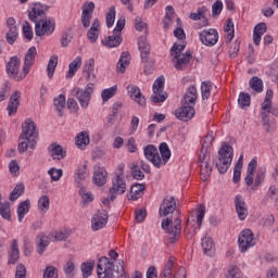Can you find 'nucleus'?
I'll use <instances>...</instances> for the list:
<instances>
[{"mask_svg": "<svg viewBox=\"0 0 278 278\" xmlns=\"http://www.w3.org/2000/svg\"><path fill=\"white\" fill-rule=\"evenodd\" d=\"M47 10L49 7L37 2L28 11V18L35 23V34L39 38L51 36L55 31V21L47 17Z\"/></svg>", "mask_w": 278, "mask_h": 278, "instance_id": "nucleus-1", "label": "nucleus"}, {"mask_svg": "<svg viewBox=\"0 0 278 278\" xmlns=\"http://www.w3.org/2000/svg\"><path fill=\"white\" fill-rule=\"evenodd\" d=\"M109 256H102L97 265L98 278H123L125 275V262L116 261L118 254L110 250Z\"/></svg>", "mask_w": 278, "mask_h": 278, "instance_id": "nucleus-2", "label": "nucleus"}, {"mask_svg": "<svg viewBox=\"0 0 278 278\" xmlns=\"http://www.w3.org/2000/svg\"><path fill=\"white\" fill-rule=\"evenodd\" d=\"M233 162V148L227 143H224L218 150V159L215 162V166L220 175H225L229 170Z\"/></svg>", "mask_w": 278, "mask_h": 278, "instance_id": "nucleus-3", "label": "nucleus"}, {"mask_svg": "<svg viewBox=\"0 0 278 278\" xmlns=\"http://www.w3.org/2000/svg\"><path fill=\"white\" fill-rule=\"evenodd\" d=\"M162 229L166 231L168 242L175 244L181 238V218H176L174 223L173 218H166L162 222Z\"/></svg>", "mask_w": 278, "mask_h": 278, "instance_id": "nucleus-4", "label": "nucleus"}, {"mask_svg": "<svg viewBox=\"0 0 278 278\" xmlns=\"http://www.w3.org/2000/svg\"><path fill=\"white\" fill-rule=\"evenodd\" d=\"M127 190V184L121 177V174H117L113 179V185L109 190V198L102 200L103 205H110V201H116L117 194H125Z\"/></svg>", "mask_w": 278, "mask_h": 278, "instance_id": "nucleus-5", "label": "nucleus"}, {"mask_svg": "<svg viewBox=\"0 0 278 278\" xmlns=\"http://www.w3.org/2000/svg\"><path fill=\"white\" fill-rule=\"evenodd\" d=\"M94 92V84L89 83L85 89H80L79 87H75L72 91L73 97L77 99L80 104V108L86 110L88 105H90V99Z\"/></svg>", "mask_w": 278, "mask_h": 278, "instance_id": "nucleus-6", "label": "nucleus"}, {"mask_svg": "<svg viewBox=\"0 0 278 278\" xmlns=\"http://www.w3.org/2000/svg\"><path fill=\"white\" fill-rule=\"evenodd\" d=\"M18 68H21V59L18 56H12L7 64V73L15 81H23L29 73L25 72V65H23L22 73H18Z\"/></svg>", "mask_w": 278, "mask_h": 278, "instance_id": "nucleus-7", "label": "nucleus"}, {"mask_svg": "<svg viewBox=\"0 0 278 278\" xmlns=\"http://www.w3.org/2000/svg\"><path fill=\"white\" fill-rule=\"evenodd\" d=\"M20 140H28L30 143H34L36 140H38L36 123L30 118L26 119L22 125V134L20 135Z\"/></svg>", "mask_w": 278, "mask_h": 278, "instance_id": "nucleus-8", "label": "nucleus"}, {"mask_svg": "<svg viewBox=\"0 0 278 278\" xmlns=\"http://www.w3.org/2000/svg\"><path fill=\"white\" fill-rule=\"evenodd\" d=\"M164 76H160L153 84L152 90L153 94L151 96V101L153 103H164L168 99V93L164 91Z\"/></svg>", "mask_w": 278, "mask_h": 278, "instance_id": "nucleus-9", "label": "nucleus"}, {"mask_svg": "<svg viewBox=\"0 0 278 278\" xmlns=\"http://www.w3.org/2000/svg\"><path fill=\"white\" fill-rule=\"evenodd\" d=\"M253 238L254 235L253 231H251V229H245L241 231L238 239L239 249L241 253H247V251H249L251 247H255V240Z\"/></svg>", "mask_w": 278, "mask_h": 278, "instance_id": "nucleus-10", "label": "nucleus"}, {"mask_svg": "<svg viewBox=\"0 0 278 278\" xmlns=\"http://www.w3.org/2000/svg\"><path fill=\"white\" fill-rule=\"evenodd\" d=\"M199 38L205 47H214L218 42V30L214 28L204 29L199 33Z\"/></svg>", "mask_w": 278, "mask_h": 278, "instance_id": "nucleus-11", "label": "nucleus"}, {"mask_svg": "<svg viewBox=\"0 0 278 278\" xmlns=\"http://www.w3.org/2000/svg\"><path fill=\"white\" fill-rule=\"evenodd\" d=\"M144 157L153 164L156 168L162 167V156H160V152L157 151V148L153 144H149L143 150Z\"/></svg>", "mask_w": 278, "mask_h": 278, "instance_id": "nucleus-12", "label": "nucleus"}, {"mask_svg": "<svg viewBox=\"0 0 278 278\" xmlns=\"http://www.w3.org/2000/svg\"><path fill=\"white\" fill-rule=\"evenodd\" d=\"M194 114H197V111L192 105L182 103V106L179 108L174 112V115L178 121H184L185 123H188V121H192L194 118Z\"/></svg>", "mask_w": 278, "mask_h": 278, "instance_id": "nucleus-13", "label": "nucleus"}, {"mask_svg": "<svg viewBox=\"0 0 278 278\" xmlns=\"http://www.w3.org/2000/svg\"><path fill=\"white\" fill-rule=\"evenodd\" d=\"M108 225V211H98L91 219V228L93 231H99Z\"/></svg>", "mask_w": 278, "mask_h": 278, "instance_id": "nucleus-14", "label": "nucleus"}, {"mask_svg": "<svg viewBox=\"0 0 278 278\" xmlns=\"http://www.w3.org/2000/svg\"><path fill=\"white\" fill-rule=\"evenodd\" d=\"M177 210V202L175 201V197L165 198L159 208L160 216H168V214H173Z\"/></svg>", "mask_w": 278, "mask_h": 278, "instance_id": "nucleus-15", "label": "nucleus"}, {"mask_svg": "<svg viewBox=\"0 0 278 278\" xmlns=\"http://www.w3.org/2000/svg\"><path fill=\"white\" fill-rule=\"evenodd\" d=\"M88 166L80 165L74 174V181L78 188L86 187V180L88 179Z\"/></svg>", "mask_w": 278, "mask_h": 278, "instance_id": "nucleus-16", "label": "nucleus"}, {"mask_svg": "<svg viewBox=\"0 0 278 278\" xmlns=\"http://www.w3.org/2000/svg\"><path fill=\"white\" fill-rule=\"evenodd\" d=\"M235 206L239 219L245 220L247 216H249V210L247 208V202H244V198H242V195L238 194L235 197Z\"/></svg>", "mask_w": 278, "mask_h": 278, "instance_id": "nucleus-17", "label": "nucleus"}, {"mask_svg": "<svg viewBox=\"0 0 278 278\" xmlns=\"http://www.w3.org/2000/svg\"><path fill=\"white\" fill-rule=\"evenodd\" d=\"M127 90L130 99H134L138 105H141V108L147 105V99L144 96H142V92H140V88L138 86L128 85Z\"/></svg>", "mask_w": 278, "mask_h": 278, "instance_id": "nucleus-18", "label": "nucleus"}, {"mask_svg": "<svg viewBox=\"0 0 278 278\" xmlns=\"http://www.w3.org/2000/svg\"><path fill=\"white\" fill-rule=\"evenodd\" d=\"M94 12V2H88L83 7L81 23L83 27H90V21H92V14Z\"/></svg>", "mask_w": 278, "mask_h": 278, "instance_id": "nucleus-19", "label": "nucleus"}, {"mask_svg": "<svg viewBox=\"0 0 278 278\" xmlns=\"http://www.w3.org/2000/svg\"><path fill=\"white\" fill-rule=\"evenodd\" d=\"M175 61V68L177 71H184L188 64H190V60H192V52L187 51L185 54H175L174 56Z\"/></svg>", "mask_w": 278, "mask_h": 278, "instance_id": "nucleus-20", "label": "nucleus"}, {"mask_svg": "<svg viewBox=\"0 0 278 278\" xmlns=\"http://www.w3.org/2000/svg\"><path fill=\"white\" fill-rule=\"evenodd\" d=\"M273 112V89H268L262 103V118L266 121L268 115Z\"/></svg>", "mask_w": 278, "mask_h": 278, "instance_id": "nucleus-21", "label": "nucleus"}, {"mask_svg": "<svg viewBox=\"0 0 278 278\" xmlns=\"http://www.w3.org/2000/svg\"><path fill=\"white\" fill-rule=\"evenodd\" d=\"M36 55H38V50L33 46L28 49L24 58V73L31 71V66H34V62H36Z\"/></svg>", "mask_w": 278, "mask_h": 278, "instance_id": "nucleus-22", "label": "nucleus"}, {"mask_svg": "<svg viewBox=\"0 0 278 278\" xmlns=\"http://www.w3.org/2000/svg\"><path fill=\"white\" fill-rule=\"evenodd\" d=\"M51 242L50 235L46 236L45 232H40L36 238V247L38 255H42L47 251V247H49Z\"/></svg>", "mask_w": 278, "mask_h": 278, "instance_id": "nucleus-23", "label": "nucleus"}, {"mask_svg": "<svg viewBox=\"0 0 278 278\" xmlns=\"http://www.w3.org/2000/svg\"><path fill=\"white\" fill-rule=\"evenodd\" d=\"M21 91H14V93L11 96L9 104H8V112L9 116H14V114L18 110V105L21 104Z\"/></svg>", "mask_w": 278, "mask_h": 278, "instance_id": "nucleus-24", "label": "nucleus"}, {"mask_svg": "<svg viewBox=\"0 0 278 278\" xmlns=\"http://www.w3.org/2000/svg\"><path fill=\"white\" fill-rule=\"evenodd\" d=\"M197 99H199V93L197 92V87L190 86L188 87L184 99H182V103L185 105H194V103H197Z\"/></svg>", "mask_w": 278, "mask_h": 278, "instance_id": "nucleus-25", "label": "nucleus"}, {"mask_svg": "<svg viewBox=\"0 0 278 278\" xmlns=\"http://www.w3.org/2000/svg\"><path fill=\"white\" fill-rule=\"evenodd\" d=\"M93 182L96 186H105L108 182V170L103 167H94Z\"/></svg>", "mask_w": 278, "mask_h": 278, "instance_id": "nucleus-26", "label": "nucleus"}, {"mask_svg": "<svg viewBox=\"0 0 278 278\" xmlns=\"http://www.w3.org/2000/svg\"><path fill=\"white\" fill-rule=\"evenodd\" d=\"M138 47L143 62H147L149 60V53H151V45H149L144 36L139 37Z\"/></svg>", "mask_w": 278, "mask_h": 278, "instance_id": "nucleus-27", "label": "nucleus"}, {"mask_svg": "<svg viewBox=\"0 0 278 278\" xmlns=\"http://www.w3.org/2000/svg\"><path fill=\"white\" fill-rule=\"evenodd\" d=\"M99 29H101V24L99 23V18H96L87 33V38L92 45L99 40Z\"/></svg>", "mask_w": 278, "mask_h": 278, "instance_id": "nucleus-28", "label": "nucleus"}, {"mask_svg": "<svg viewBox=\"0 0 278 278\" xmlns=\"http://www.w3.org/2000/svg\"><path fill=\"white\" fill-rule=\"evenodd\" d=\"M122 42H123V37L117 33H113L112 36H109L106 39L102 40V45H104V47H109V49L121 47Z\"/></svg>", "mask_w": 278, "mask_h": 278, "instance_id": "nucleus-29", "label": "nucleus"}, {"mask_svg": "<svg viewBox=\"0 0 278 278\" xmlns=\"http://www.w3.org/2000/svg\"><path fill=\"white\" fill-rule=\"evenodd\" d=\"M49 153H50L52 160H59L60 161V160H64V157H66V152L64 151V149L60 144L52 143L49 147Z\"/></svg>", "mask_w": 278, "mask_h": 278, "instance_id": "nucleus-30", "label": "nucleus"}, {"mask_svg": "<svg viewBox=\"0 0 278 278\" xmlns=\"http://www.w3.org/2000/svg\"><path fill=\"white\" fill-rule=\"evenodd\" d=\"M201 245L204 251V255H207L208 257H212V255H214L216 249L214 245V240L211 237H204L202 239Z\"/></svg>", "mask_w": 278, "mask_h": 278, "instance_id": "nucleus-31", "label": "nucleus"}, {"mask_svg": "<svg viewBox=\"0 0 278 278\" xmlns=\"http://www.w3.org/2000/svg\"><path fill=\"white\" fill-rule=\"evenodd\" d=\"M266 34V23H260L254 27L253 31V42L256 47H260V42H262V36Z\"/></svg>", "mask_w": 278, "mask_h": 278, "instance_id": "nucleus-32", "label": "nucleus"}, {"mask_svg": "<svg viewBox=\"0 0 278 278\" xmlns=\"http://www.w3.org/2000/svg\"><path fill=\"white\" fill-rule=\"evenodd\" d=\"M79 68H81V56H77L73 62L70 63L66 78L71 79L75 77V74L77 71H79Z\"/></svg>", "mask_w": 278, "mask_h": 278, "instance_id": "nucleus-33", "label": "nucleus"}, {"mask_svg": "<svg viewBox=\"0 0 278 278\" xmlns=\"http://www.w3.org/2000/svg\"><path fill=\"white\" fill-rule=\"evenodd\" d=\"M20 253L21 252L18 251V241L14 239L11 243V250L9 252V264H16V262H18Z\"/></svg>", "mask_w": 278, "mask_h": 278, "instance_id": "nucleus-34", "label": "nucleus"}, {"mask_svg": "<svg viewBox=\"0 0 278 278\" xmlns=\"http://www.w3.org/2000/svg\"><path fill=\"white\" fill-rule=\"evenodd\" d=\"M49 235L51 242H62L71 237V232H68V230L52 231Z\"/></svg>", "mask_w": 278, "mask_h": 278, "instance_id": "nucleus-35", "label": "nucleus"}, {"mask_svg": "<svg viewBox=\"0 0 278 278\" xmlns=\"http://www.w3.org/2000/svg\"><path fill=\"white\" fill-rule=\"evenodd\" d=\"M75 143L78 149H84L87 144H90V135H88V131L79 132L76 136Z\"/></svg>", "mask_w": 278, "mask_h": 278, "instance_id": "nucleus-36", "label": "nucleus"}, {"mask_svg": "<svg viewBox=\"0 0 278 278\" xmlns=\"http://www.w3.org/2000/svg\"><path fill=\"white\" fill-rule=\"evenodd\" d=\"M30 205H31V202H29V200H25L18 204V206H17L18 223H23V219L25 218V214H27V212H29Z\"/></svg>", "mask_w": 278, "mask_h": 278, "instance_id": "nucleus-37", "label": "nucleus"}, {"mask_svg": "<svg viewBox=\"0 0 278 278\" xmlns=\"http://www.w3.org/2000/svg\"><path fill=\"white\" fill-rule=\"evenodd\" d=\"M54 108L59 112V116H64V108H66V97L64 94H59L58 98L53 100Z\"/></svg>", "mask_w": 278, "mask_h": 278, "instance_id": "nucleus-38", "label": "nucleus"}, {"mask_svg": "<svg viewBox=\"0 0 278 278\" xmlns=\"http://www.w3.org/2000/svg\"><path fill=\"white\" fill-rule=\"evenodd\" d=\"M210 175H212V165H210V162L200 163V177L202 181H207Z\"/></svg>", "mask_w": 278, "mask_h": 278, "instance_id": "nucleus-39", "label": "nucleus"}, {"mask_svg": "<svg viewBox=\"0 0 278 278\" xmlns=\"http://www.w3.org/2000/svg\"><path fill=\"white\" fill-rule=\"evenodd\" d=\"M144 192V185L143 184H135L130 188V201H138L140 194Z\"/></svg>", "mask_w": 278, "mask_h": 278, "instance_id": "nucleus-40", "label": "nucleus"}, {"mask_svg": "<svg viewBox=\"0 0 278 278\" xmlns=\"http://www.w3.org/2000/svg\"><path fill=\"white\" fill-rule=\"evenodd\" d=\"M249 86L250 88H252L254 92H257V93L264 92V81H262V78L257 76H253L250 79Z\"/></svg>", "mask_w": 278, "mask_h": 278, "instance_id": "nucleus-41", "label": "nucleus"}, {"mask_svg": "<svg viewBox=\"0 0 278 278\" xmlns=\"http://www.w3.org/2000/svg\"><path fill=\"white\" fill-rule=\"evenodd\" d=\"M159 151L161 153L162 166L166 164L168 160H170V148H168V143L162 142L159 147Z\"/></svg>", "mask_w": 278, "mask_h": 278, "instance_id": "nucleus-42", "label": "nucleus"}, {"mask_svg": "<svg viewBox=\"0 0 278 278\" xmlns=\"http://www.w3.org/2000/svg\"><path fill=\"white\" fill-rule=\"evenodd\" d=\"M77 270V267H75V261L73 258L68 260L65 265L63 266V273L68 278L75 277V273Z\"/></svg>", "mask_w": 278, "mask_h": 278, "instance_id": "nucleus-43", "label": "nucleus"}, {"mask_svg": "<svg viewBox=\"0 0 278 278\" xmlns=\"http://www.w3.org/2000/svg\"><path fill=\"white\" fill-rule=\"evenodd\" d=\"M129 64V52H122L119 61L117 63V73H125L127 65Z\"/></svg>", "mask_w": 278, "mask_h": 278, "instance_id": "nucleus-44", "label": "nucleus"}, {"mask_svg": "<svg viewBox=\"0 0 278 278\" xmlns=\"http://www.w3.org/2000/svg\"><path fill=\"white\" fill-rule=\"evenodd\" d=\"M78 194L79 197H81L84 205H87V203H92V201H94V195L89 192L86 187H80Z\"/></svg>", "mask_w": 278, "mask_h": 278, "instance_id": "nucleus-45", "label": "nucleus"}, {"mask_svg": "<svg viewBox=\"0 0 278 278\" xmlns=\"http://www.w3.org/2000/svg\"><path fill=\"white\" fill-rule=\"evenodd\" d=\"M49 205H51V200L47 195H41L38 200V210L41 214H47L49 212Z\"/></svg>", "mask_w": 278, "mask_h": 278, "instance_id": "nucleus-46", "label": "nucleus"}, {"mask_svg": "<svg viewBox=\"0 0 278 278\" xmlns=\"http://www.w3.org/2000/svg\"><path fill=\"white\" fill-rule=\"evenodd\" d=\"M58 67V55H52L47 65V73L49 79L53 78V74L55 73V68Z\"/></svg>", "mask_w": 278, "mask_h": 278, "instance_id": "nucleus-47", "label": "nucleus"}, {"mask_svg": "<svg viewBox=\"0 0 278 278\" xmlns=\"http://www.w3.org/2000/svg\"><path fill=\"white\" fill-rule=\"evenodd\" d=\"M224 31L226 33V40H228V42H231L235 36L233 21H231V18L227 20V24L224 26Z\"/></svg>", "mask_w": 278, "mask_h": 278, "instance_id": "nucleus-48", "label": "nucleus"}, {"mask_svg": "<svg viewBox=\"0 0 278 278\" xmlns=\"http://www.w3.org/2000/svg\"><path fill=\"white\" fill-rule=\"evenodd\" d=\"M238 104L242 110H244V108H249L251 105V94L241 92L239 94Z\"/></svg>", "mask_w": 278, "mask_h": 278, "instance_id": "nucleus-49", "label": "nucleus"}, {"mask_svg": "<svg viewBox=\"0 0 278 278\" xmlns=\"http://www.w3.org/2000/svg\"><path fill=\"white\" fill-rule=\"evenodd\" d=\"M0 216H2L4 220H12V214L10 213V203H0Z\"/></svg>", "mask_w": 278, "mask_h": 278, "instance_id": "nucleus-50", "label": "nucleus"}, {"mask_svg": "<svg viewBox=\"0 0 278 278\" xmlns=\"http://www.w3.org/2000/svg\"><path fill=\"white\" fill-rule=\"evenodd\" d=\"M86 79H90V74L94 73V59H89L83 68Z\"/></svg>", "mask_w": 278, "mask_h": 278, "instance_id": "nucleus-51", "label": "nucleus"}, {"mask_svg": "<svg viewBox=\"0 0 278 278\" xmlns=\"http://www.w3.org/2000/svg\"><path fill=\"white\" fill-rule=\"evenodd\" d=\"M25 192V185L18 184L10 194V201H16Z\"/></svg>", "mask_w": 278, "mask_h": 278, "instance_id": "nucleus-52", "label": "nucleus"}, {"mask_svg": "<svg viewBox=\"0 0 278 278\" xmlns=\"http://www.w3.org/2000/svg\"><path fill=\"white\" fill-rule=\"evenodd\" d=\"M80 268L83 273V278H88L90 277V275H92V269L94 268V262L83 263Z\"/></svg>", "mask_w": 278, "mask_h": 278, "instance_id": "nucleus-53", "label": "nucleus"}, {"mask_svg": "<svg viewBox=\"0 0 278 278\" xmlns=\"http://www.w3.org/2000/svg\"><path fill=\"white\" fill-rule=\"evenodd\" d=\"M5 38L9 45H14L18 38V28H9Z\"/></svg>", "mask_w": 278, "mask_h": 278, "instance_id": "nucleus-54", "label": "nucleus"}, {"mask_svg": "<svg viewBox=\"0 0 278 278\" xmlns=\"http://www.w3.org/2000/svg\"><path fill=\"white\" fill-rule=\"evenodd\" d=\"M202 99H210L212 92V81H203L201 85Z\"/></svg>", "mask_w": 278, "mask_h": 278, "instance_id": "nucleus-55", "label": "nucleus"}, {"mask_svg": "<svg viewBox=\"0 0 278 278\" xmlns=\"http://www.w3.org/2000/svg\"><path fill=\"white\" fill-rule=\"evenodd\" d=\"M116 90H117V87L114 86V87H111L109 89H104L102 92H101V98H102V101H110V99H112V97H114V94H116Z\"/></svg>", "mask_w": 278, "mask_h": 278, "instance_id": "nucleus-56", "label": "nucleus"}, {"mask_svg": "<svg viewBox=\"0 0 278 278\" xmlns=\"http://www.w3.org/2000/svg\"><path fill=\"white\" fill-rule=\"evenodd\" d=\"M36 147V141L29 142V140H22L18 146H17V150L21 153H25V151H27V149H35Z\"/></svg>", "mask_w": 278, "mask_h": 278, "instance_id": "nucleus-57", "label": "nucleus"}, {"mask_svg": "<svg viewBox=\"0 0 278 278\" xmlns=\"http://www.w3.org/2000/svg\"><path fill=\"white\" fill-rule=\"evenodd\" d=\"M205 12H207V8L202 7L198 9L195 13H191L189 18H191V21H201V18H205Z\"/></svg>", "mask_w": 278, "mask_h": 278, "instance_id": "nucleus-58", "label": "nucleus"}, {"mask_svg": "<svg viewBox=\"0 0 278 278\" xmlns=\"http://www.w3.org/2000/svg\"><path fill=\"white\" fill-rule=\"evenodd\" d=\"M195 214L198 227H201L203 225V218H205V205L200 204Z\"/></svg>", "mask_w": 278, "mask_h": 278, "instance_id": "nucleus-59", "label": "nucleus"}, {"mask_svg": "<svg viewBox=\"0 0 278 278\" xmlns=\"http://www.w3.org/2000/svg\"><path fill=\"white\" fill-rule=\"evenodd\" d=\"M116 20V9L111 7L106 13V27H112L114 21Z\"/></svg>", "mask_w": 278, "mask_h": 278, "instance_id": "nucleus-60", "label": "nucleus"}, {"mask_svg": "<svg viewBox=\"0 0 278 278\" xmlns=\"http://www.w3.org/2000/svg\"><path fill=\"white\" fill-rule=\"evenodd\" d=\"M48 175H50L52 181H60V179H62V175H64V172L62 169L52 167L48 170Z\"/></svg>", "mask_w": 278, "mask_h": 278, "instance_id": "nucleus-61", "label": "nucleus"}, {"mask_svg": "<svg viewBox=\"0 0 278 278\" xmlns=\"http://www.w3.org/2000/svg\"><path fill=\"white\" fill-rule=\"evenodd\" d=\"M23 34L26 40H31L34 38V30H31V26L27 21H25L23 24Z\"/></svg>", "mask_w": 278, "mask_h": 278, "instance_id": "nucleus-62", "label": "nucleus"}, {"mask_svg": "<svg viewBox=\"0 0 278 278\" xmlns=\"http://www.w3.org/2000/svg\"><path fill=\"white\" fill-rule=\"evenodd\" d=\"M43 278H58V268L55 266H47L43 271Z\"/></svg>", "mask_w": 278, "mask_h": 278, "instance_id": "nucleus-63", "label": "nucleus"}, {"mask_svg": "<svg viewBox=\"0 0 278 278\" xmlns=\"http://www.w3.org/2000/svg\"><path fill=\"white\" fill-rule=\"evenodd\" d=\"M173 275V258L168 260V263L165 265V268L161 275V278H170Z\"/></svg>", "mask_w": 278, "mask_h": 278, "instance_id": "nucleus-64", "label": "nucleus"}]
</instances>
